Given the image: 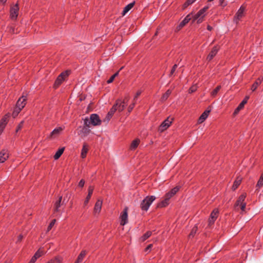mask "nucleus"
I'll list each match as a JSON object with an SVG mask.
<instances>
[{"label":"nucleus","instance_id":"1","mask_svg":"<svg viewBox=\"0 0 263 263\" xmlns=\"http://www.w3.org/2000/svg\"><path fill=\"white\" fill-rule=\"evenodd\" d=\"M84 125L87 127H89L91 124L93 126L100 125L101 124V120L99 116L96 114L90 115V119L86 118L84 120Z\"/></svg>","mask_w":263,"mask_h":263},{"label":"nucleus","instance_id":"2","mask_svg":"<svg viewBox=\"0 0 263 263\" xmlns=\"http://www.w3.org/2000/svg\"><path fill=\"white\" fill-rule=\"evenodd\" d=\"M208 9V7L205 6L203 7L202 9H200L196 14L193 15L192 16V21L193 22L197 21V23L198 24H200L202 22L203 18L205 15V12Z\"/></svg>","mask_w":263,"mask_h":263},{"label":"nucleus","instance_id":"3","mask_svg":"<svg viewBox=\"0 0 263 263\" xmlns=\"http://www.w3.org/2000/svg\"><path fill=\"white\" fill-rule=\"evenodd\" d=\"M155 199L156 197L154 196H146L141 203L140 207L142 210L147 211Z\"/></svg>","mask_w":263,"mask_h":263},{"label":"nucleus","instance_id":"4","mask_svg":"<svg viewBox=\"0 0 263 263\" xmlns=\"http://www.w3.org/2000/svg\"><path fill=\"white\" fill-rule=\"evenodd\" d=\"M70 73L68 70L62 72L57 78L54 84V87L55 88H58L62 82L65 81L66 78L68 77Z\"/></svg>","mask_w":263,"mask_h":263},{"label":"nucleus","instance_id":"5","mask_svg":"<svg viewBox=\"0 0 263 263\" xmlns=\"http://www.w3.org/2000/svg\"><path fill=\"white\" fill-rule=\"evenodd\" d=\"M19 9L20 8L18 3L11 6L10 9V18L11 20L16 21L17 20Z\"/></svg>","mask_w":263,"mask_h":263},{"label":"nucleus","instance_id":"6","mask_svg":"<svg viewBox=\"0 0 263 263\" xmlns=\"http://www.w3.org/2000/svg\"><path fill=\"white\" fill-rule=\"evenodd\" d=\"M10 117V114L8 113L6 114L0 121V135L3 132L6 125L7 124L9 118Z\"/></svg>","mask_w":263,"mask_h":263},{"label":"nucleus","instance_id":"7","mask_svg":"<svg viewBox=\"0 0 263 263\" xmlns=\"http://www.w3.org/2000/svg\"><path fill=\"white\" fill-rule=\"evenodd\" d=\"M120 224L124 226L128 222L127 209L125 208L120 216Z\"/></svg>","mask_w":263,"mask_h":263},{"label":"nucleus","instance_id":"8","mask_svg":"<svg viewBox=\"0 0 263 263\" xmlns=\"http://www.w3.org/2000/svg\"><path fill=\"white\" fill-rule=\"evenodd\" d=\"M245 11V7L243 6H241L237 11L234 17V21L236 23L243 16Z\"/></svg>","mask_w":263,"mask_h":263},{"label":"nucleus","instance_id":"9","mask_svg":"<svg viewBox=\"0 0 263 263\" xmlns=\"http://www.w3.org/2000/svg\"><path fill=\"white\" fill-rule=\"evenodd\" d=\"M173 118L170 119V118H167L166 120H165L161 124L160 126V130L161 131H163L167 129L171 124L172 122Z\"/></svg>","mask_w":263,"mask_h":263},{"label":"nucleus","instance_id":"10","mask_svg":"<svg viewBox=\"0 0 263 263\" xmlns=\"http://www.w3.org/2000/svg\"><path fill=\"white\" fill-rule=\"evenodd\" d=\"M9 158V153L7 149H2L0 152V163L5 162Z\"/></svg>","mask_w":263,"mask_h":263},{"label":"nucleus","instance_id":"11","mask_svg":"<svg viewBox=\"0 0 263 263\" xmlns=\"http://www.w3.org/2000/svg\"><path fill=\"white\" fill-rule=\"evenodd\" d=\"M63 129L64 128L62 127L55 128L50 133V135L48 137V138L52 139L56 137L57 136L60 134V133L63 131Z\"/></svg>","mask_w":263,"mask_h":263},{"label":"nucleus","instance_id":"12","mask_svg":"<svg viewBox=\"0 0 263 263\" xmlns=\"http://www.w3.org/2000/svg\"><path fill=\"white\" fill-rule=\"evenodd\" d=\"M218 214V210L217 209H214L211 214L209 218V225H211L215 222L217 218Z\"/></svg>","mask_w":263,"mask_h":263},{"label":"nucleus","instance_id":"13","mask_svg":"<svg viewBox=\"0 0 263 263\" xmlns=\"http://www.w3.org/2000/svg\"><path fill=\"white\" fill-rule=\"evenodd\" d=\"M26 98L27 97L24 96L20 98L16 103V107L22 109L26 105Z\"/></svg>","mask_w":263,"mask_h":263},{"label":"nucleus","instance_id":"14","mask_svg":"<svg viewBox=\"0 0 263 263\" xmlns=\"http://www.w3.org/2000/svg\"><path fill=\"white\" fill-rule=\"evenodd\" d=\"M218 50L219 48L217 46H214L208 55L206 60L209 61L212 60L213 58L216 55Z\"/></svg>","mask_w":263,"mask_h":263},{"label":"nucleus","instance_id":"15","mask_svg":"<svg viewBox=\"0 0 263 263\" xmlns=\"http://www.w3.org/2000/svg\"><path fill=\"white\" fill-rule=\"evenodd\" d=\"M210 110H205L199 118L198 123L201 124L203 123L209 116Z\"/></svg>","mask_w":263,"mask_h":263},{"label":"nucleus","instance_id":"16","mask_svg":"<svg viewBox=\"0 0 263 263\" xmlns=\"http://www.w3.org/2000/svg\"><path fill=\"white\" fill-rule=\"evenodd\" d=\"M247 195L246 193L241 194L239 197L238 199L237 200L235 204V207L236 208L237 206H238L239 205L242 204V203H245L244 202L246 198Z\"/></svg>","mask_w":263,"mask_h":263},{"label":"nucleus","instance_id":"17","mask_svg":"<svg viewBox=\"0 0 263 263\" xmlns=\"http://www.w3.org/2000/svg\"><path fill=\"white\" fill-rule=\"evenodd\" d=\"M102 205V201L100 200H98L96 202L94 207V213L96 214L97 213H99L101 211Z\"/></svg>","mask_w":263,"mask_h":263},{"label":"nucleus","instance_id":"18","mask_svg":"<svg viewBox=\"0 0 263 263\" xmlns=\"http://www.w3.org/2000/svg\"><path fill=\"white\" fill-rule=\"evenodd\" d=\"M88 195H87V196L84 201V205H86L88 204V203L92 195L93 191V187L90 186L88 187Z\"/></svg>","mask_w":263,"mask_h":263},{"label":"nucleus","instance_id":"19","mask_svg":"<svg viewBox=\"0 0 263 263\" xmlns=\"http://www.w3.org/2000/svg\"><path fill=\"white\" fill-rule=\"evenodd\" d=\"M86 254V251L85 250L82 251L74 263H82Z\"/></svg>","mask_w":263,"mask_h":263},{"label":"nucleus","instance_id":"20","mask_svg":"<svg viewBox=\"0 0 263 263\" xmlns=\"http://www.w3.org/2000/svg\"><path fill=\"white\" fill-rule=\"evenodd\" d=\"M192 19V14H189L186 16V17L183 19V20L180 23L179 26L180 27H183L184 26L189 22Z\"/></svg>","mask_w":263,"mask_h":263},{"label":"nucleus","instance_id":"21","mask_svg":"<svg viewBox=\"0 0 263 263\" xmlns=\"http://www.w3.org/2000/svg\"><path fill=\"white\" fill-rule=\"evenodd\" d=\"M115 105H117V110L119 112L123 111L125 107V105L122 103V101L119 99L116 101Z\"/></svg>","mask_w":263,"mask_h":263},{"label":"nucleus","instance_id":"22","mask_svg":"<svg viewBox=\"0 0 263 263\" xmlns=\"http://www.w3.org/2000/svg\"><path fill=\"white\" fill-rule=\"evenodd\" d=\"M88 151V146L86 144H84L81 153L82 158H85Z\"/></svg>","mask_w":263,"mask_h":263},{"label":"nucleus","instance_id":"23","mask_svg":"<svg viewBox=\"0 0 263 263\" xmlns=\"http://www.w3.org/2000/svg\"><path fill=\"white\" fill-rule=\"evenodd\" d=\"M262 80V78H258L253 84L251 87V90L253 91H255L257 89V87L261 83Z\"/></svg>","mask_w":263,"mask_h":263},{"label":"nucleus","instance_id":"24","mask_svg":"<svg viewBox=\"0 0 263 263\" xmlns=\"http://www.w3.org/2000/svg\"><path fill=\"white\" fill-rule=\"evenodd\" d=\"M63 258L61 256H56L54 258L51 259L49 261H48L46 263H62L63 261Z\"/></svg>","mask_w":263,"mask_h":263},{"label":"nucleus","instance_id":"25","mask_svg":"<svg viewBox=\"0 0 263 263\" xmlns=\"http://www.w3.org/2000/svg\"><path fill=\"white\" fill-rule=\"evenodd\" d=\"M140 142V141L139 139H136L133 140L130 146V150H135L139 145Z\"/></svg>","mask_w":263,"mask_h":263},{"label":"nucleus","instance_id":"26","mask_svg":"<svg viewBox=\"0 0 263 263\" xmlns=\"http://www.w3.org/2000/svg\"><path fill=\"white\" fill-rule=\"evenodd\" d=\"M169 198L164 196V199L158 204V206L160 208L165 207L169 204Z\"/></svg>","mask_w":263,"mask_h":263},{"label":"nucleus","instance_id":"27","mask_svg":"<svg viewBox=\"0 0 263 263\" xmlns=\"http://www.w3.org/2000/svg\"><path fill=\"white\" fill-rule=\"evenodd\" d=\"M242 179L241 178H237V179L235 180V181L234 182L233 185L232 186V190L233 191H235L238 186L240 184L241 182Z\"/></svg>","mask_w":263,"mask_h":263},{"label":"nucleus","instance_id":"28","mask_svg":"<svg viewBox=\"0 0 263 263\" xmlns=\"http://www.w3.org/2000/svg\"><path fill=\"white\" fill-rule=\"evenodd\" d=\"M65 148L62 147L59 148L54 155V159L55 160L58 159L64 152Z\"/></svg>","mask_w":263,"mask_h":263},{"label":"nucleus","instance_id":"29","mask_svg":"<svg viewBox=\"0 0 263 263\" xmlns=\"http://www.w3.org/2000/svg\"><path fill=\"white\" fill-rule=\"evenodd\" d=\"M134 3H131L127 5L124 8L122 12V15H124L126 13H127L134 6Z\"/></svg>","mask_w":263,"mask_h":263},{"label":"nucleus","instance_id":"30","mask_svg":"<svg viewBox=\"0 0 263 263\" xmlns=\"http://www.w3.org/2000/svg\"><path fill=\"white\" fill-rule=\"evenodd\" d=\"M62 197L60 196L59 199L55 202L54 204V212H59V208L61 206V202L62 201Z\"/></svg>","mask_w":263,"mask_h":263},{"label":"nucleus","instance_id":"31","mask_svg":"<svg viewBox=\"0 0 263 263\" xmlns=\"http://www.w3.org/2000/svg\"><path fill=\"white\" fill-rule=\"evenodd\" d=\"M249 99V97H246V98L242 101V102L239 104L238 107L236 108V110H240L241 109L245 104L247 103L248 100Z\"/></svg>","mask_w":263,"mask_h":263},{"label":"nucleus","instance_id":"32","mask_svg":"<svg viewBox=\"0 0 263 263\" xmlns=\"http://www.w3.org/2000/svg\"><path fill=\"white\" fill-rule=\"evenodd\" d=\"M263 186V174L260 177L257 184L256 185V190H258L260 188Z\"/></svg>","mask_w":263,"mask_h":263},{"label":"nucleus","instance_id":"33","mask_svg":"<svg viewBox=\"0 0 263 263\" xmlns=\"http://www.w3.org/2000/svg\"><path fill=\"white\" fill-rule=\"evenodd\" d=\"M221 86L220 85H218L217 86L211 93V96L213 98H215L218 92H219V91L220 90V89H221Z\"/></svg>","mask_w":263,"mask_h":263},{"label":"nucleus","instance_id":"34","mask_svg":"<svg viewBox=\"0 0 263 263\" xmlns=\"http://www.w3.org/2000/svg\"><path fill=\"white\" fill-rule=\"evenodd\" d=\"M152 234V232L151 231H147L141 237V240L142 241H144L146 240L147 238H148Z\"/></svg>","mask_w":263,"mask_h":263},{"label":"nucleus","instance_id":"35","mask_svg":"<svg viewBox=\"0 0 263 263\" xmlns=\"http://www.w3.org/2000/svg\"><path fill=\"white\" fill-rule=\"evenodd\" d=\"M43 251L41 250V249L38 250L34 255L32 256L33 257H35V259L37 260L38 258L41 256L43 254Z\"/></svg>","mask_w":263,"mask_h":263},{"label":"nucleus","instance_id":"36","mask_svg":"<svg viewBox=\"0 0 263 263\" xmlns=\"http://www.w3.org/2000/svg\"><path fill=\"white\" fill-rule=\"evenodd\" d=\"M21 110L22 109L20 108L15 107V108H14V109L12 114V117L13 118H15L18 115V114L20 113V112L21 111Z\"/></svg>","mask_w":263,"mask_h":263},{"label":"nucleus","instance_id":"37","mask_svg":"<svg viewBox=\"0 0 263 263\" xmlns=\"http://www.w3.org/2000/svg\"><path fill=\"white\" fill-rule=\"evenodd\" d=\"M197 227L195 226L189 234L190 237H193L197 231Z\"/></svg>","mask_w":263,"mask_h":263},{"label":"nucleus","instance_id":"38","mask_svg":"<svg viewBox=\"0 0 263 263\" xmlns=\"http://www.w3.org/2000/svg\"><path fill=\"white\" fill-rule=\"evenodd\" d=\"M196 0H187L186 2L183 4V9L186 8L189 5L192 4Z\"/></svg>","mask_w":263,"mask_h":263},{"label":"nucleus","instance_id":"39","mask_svg":"<svg viewBox=\"0 0 263 263\" xmlns=\"http://www.w3.org/2000/svg\"><path fill=\"white\" fill-rule=\"evenodd\" d=\"M117 110V105H114L108 112L109 116H113L116 111Z\"/></svg>","mask_w":263,"mask_h":263},{"label":"nucleus","instance_id":"40","mask_svg":"<svg viewBox=\"0 0 263 263\" xmlns=\"http://www.w3.org/2000/svg\"><path fill=\"white\" fill-rule=\"evenodd\" d=\"M171 93V91L170 90H167L166 91V92L162 97V100H166Z\"/></svg>","mask_w":263,"mask_h":263},{"label":"nucleus","instance_id":"41","mask_svg":"<svg viewBox=\"0 0 263 263\" xmlns=\"http://www.w3.org/2000/svg\"><path fill=\"white\" fill-rule=\"evenodd\" d=\"M118 73H119V72L118 71L116 73H115L114 74H113L112 76H111V77L107 80V83H111L114 81V80L115 79L116 77H117L118 76Z\"/></svg>","mask_w":263,"mask_h":263},{"label":"nucleus","instance_id":"42","mask_svg":"<svg viewBox=\"0 0 263 263\" xmlns=\"http://www.w3.org/2000/svg\"><path fill=\"white\" fill-rule=\"evenodd\" d=\"M179 187L178 186H176L173 189H172L171 191H170V192H171L172 195L174 196L179 191Z\"/></svg>","mask_w":263,"mask_h":263},{"label":"nucleus","instance_id":"43","mask_svg":"<svg viewBox=\"0 0 263 263\" xmlns=\"http://www.w3.org/2000/svg\"><path fill=\"white\" fill-rule=\"evenodd\" d=\"M179 187L178 186H176L173 189H172L171 191H170V192H171L172 195L174 196L179 191Z\"/></svg>","mask_w":263,"mask_h":263},{"label":"nucleus","instance_id":"44","mask_svg":"<svg viewBox=\"0 0 263 263\" xmlns=\"http://www.w3.org/2000/svg\"><path fill=\"white\" fill-rule=\"evenodd\" d=\"M55 219H53L51 222L50 223L49 225L48 226V228H47V230L49 231H50L52 227L54 226V224H55Z\"/></svg>","mask_w":263,"mask_h":263},{"label":"nucleus","instance_id":"45","mask_svg":"<svg viewBox=\"0 0 263 263\" xmlns=\"http://www.w3.org/2000/svg\"><path fill=\"white\" fill-rule=\"evenodd\" d=\"M24 121H22L20 123L16 129V133H17L20 130H21L23 126Z\"/></svg>","mask_w":263,"mask_h":263},{"label":"nucleus","instance_id":"46","mask_svg":"<svg viewBox=\"0 0 263 263\" xmlns=\"http://www.w3.org/2000/svg\"><path fill=\"white\" fill-rule=\"evenodd\" d=\"M129 100V97L126 96L124 98L123 101H122V103L124 104L125 106L127 105V103Z\"/></svg>","mask_w":263,"mask_h":263},{"label":"nucleus","instance_id":"47","mask_svg":"<svg viewBox=\"0 0 263 263\" xmlns=\"http://www.w3.org/2000/svg\"><path fill=\"white\" fill-rule=\"evenodd\" d=\"M153 247V245L152 244H149V245H148L147 246V247L145 249V250L144 251L146 253H148L150 252V251L151 250L152 248Z\"/></svg>","mask_w":263,"mask_h":263},{"label":"nucleus","instance_id":"48","mask_svg":"<svg viewBox=\"0 0 263 263\" xmlns=\"http://www.w3.org/2000/svg\"><path fill=\"white\" fill-rule=\"evenodd\" d=\"M135 104H136V103H135V102H134V103H133L132 104H130V105L129 106V107H128V112H131V111H132V110L133 109V108H134V107H135Z\"/></svg>","mask_w":263,"mask_h":263},{"label":"nucleus","instance_id":"49","mask_svg":"<svg viewBox=\"0 0 263 263\" xmlns=\"http://www.w3.org/2000/svg\"><path fill=\"white\" fill-rule=\"evenodd\" d=\"M239 206H240L242 212H245L246 203H242V204H240Z\"/></svg>","mask_w":263,"mask_h":263},{"label":"nucleus","instance_id":"50","mask_svg":"<svg viewBox=\"0 0 263 263\" xmlns=\"http://www.w3.org/2000/svg\"><path fill=\"white\" fill-rule=\"evenodd\" d=\"M177 64H175L173 66V67H172V70L171 71V72H170V76H171L173 74V73L175 71L176 69L177 68Z\"/></svg>","mask_w":263,"mask_h":263},{"label":"nucleus","instance_id":"51","mask_svg":"<svg viewBox=\"0 0 263 263\" xmlns=\"http://www.w3.org/2000/svg\"><path fill=\"white\" fill-rule=\"evenodd\" d=\"M197 89V87L196 86H193L189 89V93H193L195 92Z\"/></svg>","mask_w":263,"mask_h":263},{"label":"nucleus","instance_id":"52","mask_svg":"<svg viewBox=\"0 0 263 263\" xmlns=\"http://www.w3.org/2000/svg\"><path fill=\"white\" fill-rule=\"evenodd\" d=\"M141 93H142V91L141 90H138L134 98V101H135V102H136V99H137V98L141 94Z\"/></svg>","mask_w":263,"mask_h":263},{"label":"nucleus","instance_id":"53","mask_svg":"<svg viewBox=\"0 0 263 263\" xmlns=\"http://www.w3.org/2000/svg\"><path fill=\"white\" fill-rule=\"evenodd\" d=\"M84 184H85V181L84 179H81L80 182H79V186L81 187H82L84 186Z\"/></svg>","mask_w":263,"mask_h":263},{"label":"nucleus","instance_id":"54","mask_svg":"<svg viewBox=\"0 0 263 263\" xmlns=\"http://www.w3.org/2000/svg\"><path fill=\"white\" fill-rule=\"evenodd\" d=\"M165 196H166L167 198L171 199L173 196V195H172L171 193L169 192L165 194Z\"/></svg>","mask_w":263,"mask_h":263},{"label":"nucleus","instance_id":"55","mask_svg":"<svg viewBox=\"0 0 263 263\" xmlns=\"http://www.w3.org/2000/svg\"><path fill=\"white\" fill-rule=\"evenodd\" d=\"M36 259H35V257H32L30 261L28 263H34L36 261Z\"/></svg>","mask_w":263,"mask_h":263},{"label":"nucleus","instance_id":"56","mask_svg":"<svg viewBox=\"0 0 263 263\" xmlns=\"http://www.w3.org/2000/svg\"><path fill=\"white\" fill-rule=\"evenodd\" d=\"M4 263H12L11 259L10 258H7V259L5 261Z\"/></svg>","mask_w":263,"mask_h":263},{"label":"nucleus","instance_id":"57","mask_svg":"<svg viewBox=\"0 0 263 263\" xmlns=\"http://www.w3.org/2000/svg\"><path fill=\"white\" fill-rule=\"evenodd\" d=\"M112 116H109V114L108 113L106 117V119L107 120V121H108L110 118L112 117Z\"/></svg>","mask_w":263,"mask_h":263},{"label":"nucleus","instance_id":"58","mask_svg":"<svg viewBox=\"0 0 263 263\" xmlns=\"http://www.w3.org/2000/svg\"><path fill=\"white\" fill-rule=\"evenodd\" d=\"M207 29L209 31H211L212 30V27L210 25H208L207 27Z\"/></svg>","mask_w":263,"mask_h":263},{"label":"nucleus","instance_id":"59","mask_svg":"<svg viewBox=\"0 0 263 263\" xmlns=\"http://www.w3.org/2000/svg\"><path fill=\"white\" fill-rule=\"evenodd\" d=\"M23 238V236L20 235L18 237V241H21Z\"/></svg>","mask_w":263,"mask_h":263},{"label":"nucleus","instance_id":"60","mask_svg":"<svg viewBox=\"0 0 263 263\" xmlns=\"http://www.w3.org/2000/svg\"><path fill=\"white\" fill-rule=\"evenodd\" d=\"M224 1V0H220V1H219V3H220V4L221 5H223V3Z\"/></svg>","mask_w":263,"mask_h":263},{"label":"nucleus","instance_id":"61","mask_svg":"<svg viewBox=\"0 0 263 263\" xmlns=\"http://www.w3.org/2000/svg\"><path fill=\"white\" fill-rule=\"evenodd\" d=\"M0 1L2 3H5L7 1V0H0Z\"/></svg>","mask_w":263,"mask_h":263},{"label":"nucleus","instance_id":"62","mask_svg":"<svg viewBox=\"0 0 263 263\" xmlns=\"http://www.w3.org/2000/svg\"><path fill=\"white\" fill-rule=\"evenodd\" d=\"M239 110H236V109H235V111H234V113L235 114H236L237 112H238Z\"/></svg>","mask_w":263,"mask_h":263},{"label":"nucleus","instance_id":"63","mask_svg":"<svg viewBox=\"0 0 263 263\" xmlns=\"http://www.w3.org/2000/svg\"><path fill=\"white\" fill-rule=\"evenodd\" d=\"M213 0H208V1L209 2H211V1H213Z\"/></svg>","mask_w":263,"mask_h":263}]
</instances>
